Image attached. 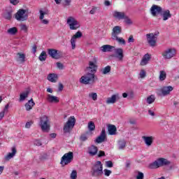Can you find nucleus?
Returning <instances> with one entry per match:
<instances>
[{"label": "nucleus", "instance_id": "61", "mask_svg": "<svg viewBox=\"0 0 179 179\" xmlns=\"http://www.w3.org/2000/svg\"><path fill=\"white\" fill-rule=\"evenodd\" d=\"M32 52L33 54H36V52H37V45H34L32 46Z\"/></svg>", "mask_w": 179, "mask_h": 179}, {"label": "nucleus", "instance_id": "44", "mask_svg": "<svg viewBox=\"0 0 179 179\" xmlns=\"http://www.w3.org/2000/svg\"><path fill=\"white\" fill-rule=\"evenodd\" d=\"M3 17L7 20H10L12 19V11H6L3 15Z\"/></svg>", "mask_w": 179, "mask_h": 179}, {"label": "nucleus", "instance_id": "64", "mask_svg": "<svg viewBox=\"0 0 179 179\" xmlns=\"http://www.w3.org/2000/svg\"><path fill=\"white\" fill-rule=\"evenodd\" d=\"M3 117H5V110L0 112V120H2V118H3Z\"/></svg>", "mask_w": 179, "mask_h": 179}, {"label": "nucleus", "instance_id": "50", "mask_svg": "<svg viewBox=\"0 0 179 179\" xmlns=\"http://www.w3.org/2000/svg\"><path fill=\"white\" fill-rule=\"evenodd\" d=\"M71 179H76L78 178V172L75 170L72 171L71 176H70Z\"/></svg>", "mask_w": 179, "mask_h": 179}, {"label": "nucleus", "instance_id": "48", "mask_svg": "<svg viewBox=\"0 0 179 179\" xmlns=\"http://www.w3.org/2000/svg\"><path fill=\"white\" fill-rule=\"evenodd\" d=\"M123 20L124 23H126V24H132V20H131V19H129V17L127 16V15H124Z\"/></svg>", "mask_w": 179, "mask_h": 179}, {"label": "nucleus", "instance_id": "28", "mask_svg": "<svg viewBox=\"0 0 179 179\" xmlns=\"http://www.w3.org/2000/svg\"><path fill=\"white\" fill-rule=\"evenodd\" d=\"M34 106H36V103H34L33 99H31L25 103V110L27 111H30L31 110H33V107H34Z\"/></svg>", "mask_w": 179, "mask_h": 179}, {"label": "nucleus", "instance_id": "49", "mask_svg": "<svg viewBox=\"0 0 179 179\" xmlns=\"http://www.w3.org/2000/svg\"><path fill=\"white\" fill-rule=\"evenodd\" d=\"M71 3H72V0H63V6H65V8L71 6Z\"/></svg>", "mask_w": 179, "mask_h": 179}, {"label": "nucleus", "instance_id": "30", "mask_svg": "<svg viewBox=\"0 0 179 179\" xmlns=\"http://www.w3.org/2000/svg\"><path fill=\"white\" fill-rule=\"evenodd\" d=\"M114 48V46L110 45H103L100 48V50L102 51V52H111Z\"/></svg>", "mask_w": 179, "mask_h": 179}, {"label": "nucleus", "instance_id": "8", "mask_svg": "<svg viewBox=\"0 0 179 179\" xmlns=\"http://www.w3.org/2000/svg\"><path fill=\"white\" fill-rule=\"evenodd\" d=\"M39 125L43 132L50 131V120L46 115H43L40 117Z\"/></svg>", "mask_w": 179, "mask_h": 179}, {"label": "nucleus", "instance_id": "18", "mask_svg": "<svg viewBox=\"0 0 179 179\" xmlns=\"http://www.w3.org/2000/svg\"><path fill=\"white\" fill-rule=\"evenodd\" d=\"M160 16L162 17L164 22H166V20L171 18V13H170V10L169 9H162Z\"/></svg>", "mask_w": 179, "mask_h": 179}, {"label": "nucleus", "instance_id": "25", "mask_svg": "<svg viewBox=\"0 0 179 179\" xmlns=\"http://www.w3.org/2000/svg\"><path fill=\"white\" fill-rule=\"evenodd\" d=\"M48 54L50 55V57H51L52 58H54V59H59V58L58 50L55 49H48Z\"/></svg>", "mask_w": 179, "mask_h": 179}, {"label": "nucleus", "instance_id": "4", "mask_svg": "<svg viewBox=\"0 0 179 179\" xmlns=\"http://www.w3.org/2000/svg\"><path fill=\"white\" fill-rule=\"evenodd\" d=\"M176 55L177 49H176V48H167L162 53V56L164 59H171Z\"/></svg>", "mask_w": 179, "mask_h": 179}, {"label": "nucleus", "instance_id": "12", "mask_svg": "<svg viewBox=\"0 0 179 179\" xmlns=\"http://www.w3.org/2000/svg\"><path fill=\"white\" fill-rule=\"evenodd\" d=\"M87 71L92 72V73L97 72V60L96 59L89 62V66L87 67Z\"/></svg>", "mask_w": 179, "mask_h": 179}, {"label": "nucleus", "instance_id": "32", "mask_svg": "<svg viewBox=\"0 0 179 179\" xmlns=\"http://www.w3.org/2000/svg\"><path fill=\"white\" fill-rule=\"evenodd\" d=\"M108 131L109 135H117V127L114 124H109L108 126Z\"/></svg>", "mask_w": 179, "mask_h": 179}, {"label": "nucleus", "instance_id": "57", "mask_svg": "<svg viewBox=\"0 0 179 179\" xmlns=\"http://www.w3.org/2000/svg\"><path fill=\"white\" fill-rule=\"evenodd\" d=\"M106 167H109V168L113 167V162H111V161L106 162Z\"/></svg>", "mask_w": 179, "mask_h": 179}, {"label": "nucleus", "instance_id": "46", "mask_svg": "<svg viewBox=\"0 0 179 179\" xmlns=\"http://www.w3.org/2000/svg\"><path fill=\"white\" fill-rule=\"evenodd\" d=\"M88 97H90V99H92V100H94V101H96V100H97V93L91 92L88 94Z\"/></svg>", "mask_w": 179, "mask_h": 179}, {"label": "nucleus", "instance_id": "31", "mask_svg": "<svg viewBox=\"0 0 179 179\" xmlns=\"http://www.w3.org/2000/svg\"><path fill=\"white\" fill-rule=\"evenodd\" d=\"M48 80L52 83H56L58 80V75L55 73H50L48 76Z\"/></svg>", "mask_w": 179, "mask_h": 179}, {"label": "nucleus", "instance_id": "51", "mask_svg": "<svg viewBox=\"0 0 179 179\" xmlns=\"http://www.w3.org/2000/svg\"><path fill=\"white\" fill-rule=\"evenodd\" d=\"M155 111H156V109L155 108L148 109L149 115H150L151 117H155V115H156V113H155Z\"/></svg>", "mask_w": 179, "mask_h": 179}, {"label": "nucleus", "instance_id": "1", "mask_svg": "<svg viewBox=\"0 0 179 179\" xmlns=\"http://www.w3.org/2000/svg\"><path fill=\"white\" fill-rule=\"evenodd\" d=\"M92 174L93 177H101L103 176V164L97 161L92 168Z\"/></svg>", "mask_w": 179, "mask_h": 179}, {"label": "nucleus", "instance_id": "60", "mask_svg": "<svg viewBox=\"0 0 179 179\" xmlns=\"http://www.w3.org/2000/svg\"><path fill=\"white\" fill-rule=\"evenodd\" d=\"M103 156H106V152H104V151L100 150L98 154V157H103Z\"/></svg>", "mask_w": 179, "mask_h": 179}, {"label": "nucleus", "instance_id": "21", "mask_svg": "<svg viewBox=\"0 0 179 179\" xmlns=\"http://www.w3.org/2000/svg\"><path fill=\"white\" fill-rule=\"evenodd\" d=\"M112 15L115 19L117 20H122L124 17H125V13L124 12H120L117 10H114L112 13Z\"/></svg>", "mask_w": 179, "mask_h": 179}, {"label": "nucleus", "instance_id": "5", "mask_svg": "<svg viewBox=\"0 0 179 179\" xmlns=\"http://www.w3.org/2000/svg\"><path fill=\"white\" fill-rule=\"evenodd\" d=\"M94 73H88L80 78V83L83 85H93L94 83Z\"/></svg>", "mask_w": 179, "mask_h": 179}, {"label": "nucleus", "instance_id": "62", "mask_svg": "<svg viewBox=\"0 0 179 179\" xmlns=\"http://www.w3.org/2000/svg\"><path fill=\"white\" fill-rule=\"evenodd\" d=\"M135 41V39H134L133 36H130L128 38V43H134Z\"/></svg>", "mask_w": 179, "mask_h": 179}, {"label": "nucleus", "instance_id": "55", "mask_svg": "<svg viewBox=\"0 0 179 179\" xmlns=\"http://www.w3.org/2000/svg\"><path fill=\"white\" fill-rule=\"evenodd\" d=\"M31 125H33V122L30 121V122H27L25 124V128H27V129H29Z\"/></svg>", "mask_w": 179, "mask_h": 179}, {"label": "nucleus", "instance_id": "40", "mask_svg": "<svg viewBox=\"0 0 179 179\" xmlns=\"http://www.w3.org/2000/svg\"><path fill=\"white\" fill-rule=\"evenodd\" d=\"M38 59L41 61V62H44L45 59H47V52L45 51H43L38 57Z\"/></svg>", "mask_w": 179, "mask_h": 179}, {"label": "nucleus", "instance_id": "6", "mask_svg": "<svg viewBox=\"0 0 179 179\" xmlns=\"http://www.w3.org/2000/svg\"><path fill=\"white\" fill-rule=\"evenodd\" d=\"M171 162L170 161L164 158H159L154 162L150 164V169H159V167H163V166H169Z\"/></svg>", "mask_w": 179, "mask_h": 179}, {"label": "nucleus", "instance_id": "16", "mask_svg": "<svg viewBox=\"0 0 179 179\" xmlns=\"http://www.w3.org/2000/svg\"><path fill=\"white\" fill-rule=\"evenodd\" d=\"M115 57L119 61H122L124 59V50L121 48H114Z\"/></svg>", "mask_w": 179, "mask_h": 179}, {"label": "nucleus", "instance_id": "19", "mask_svg": "<svg viewBox=\"0 0 179 179\" xmlns=\"http://www.w3.org/2000/svg\"><path fill=\"white\" fill-rule=\"evenodd\" d=\"M150 59H152V55L150 54L147 53L144 55L140 62V65L141 66H145L148 65V64H149V62H150Z\"/></svg>", "mask_w": 179, "mask_h": 179}, {"label": "nucleus", "instance_id": "34", "mask_svg": "<svg viewBox=\"0 0 179 179\" xmlns=\"http://www.w3.org/2000/svg\"><path fill=\"white\" fill-rule=\"evenodd\" d=\"M92 133L90 131H86L85 134H83L80 137V141L81 142H86L89 139L90 136H92Z\"/></svg>", "mask_w": 179, "mask_h": 179}, {"label": "nucleus", "instance_id": "29", "mask_svg": "<svg viewBox=\"0 0 179 179\" xmlns=\"http://www.w3.org/2000/svg\"><path fill=\"white\" fill-rule=\"evenodd\" d=\"M127 148V141L120 139L117 141V149L119 150H124Z\"/></svg>", "mask_w": 179, "mask_h": 179}, {"label": "nucleus", "instance_id": "63", "mask_svg": "<svg viewBox=\"0 0 179 179\" xmlns=\"http://www.w3.org/2000/svg\"><path fill=\"white\" fill-rule=\"evenodd\" d=\"M59 92H62V90H64V85H62V83H59Z\"/></svg>", "mask_w": 179, "mask_h": 179}, {"label": "nucleus", "instance_id": "15", "mask_svg": "<svg viewBox=\"0 0 179 179\" xmlns=\"http://www.w3.org/2000/svg\"><path fill=\"white\" fill-rule=\"evenodd\" d=\"M121 99L120 96V94L117 93L113 94L110 97L107 98L106 99V104H115L117 101H118Z\"/></svg>", "mask_w": 179, "mask_h": 179}, {"label": "nucleus", "instance_id": "3", "mask_svg": "<svg viewBox=\"0 0 179 179\" xmlns=\"http://www.w3.org/2000/svg\"><path fill=\"white\" fill-rule=\"evenodd\" d=\"M75 124H76V119H75V116H71L66 124L63 127V131L64 134H69L73 129V127H75Z\"/></svg>", "mask_w": 179, "mask_h": 179}, {"label": "nucleus", "instance_id": "47", "mask_svg": "<svg viewBox=\"0 0 179 179\" xmlns=\"http://www.w3.org/2000/svg\"><path fill=\"white\" fill-rule=\"evenodd\" d=\"M137 175L136 176V179H144L145 178V175L143 173L137 171H136Z\"/></svg>", "mask_w": 179, "mask_h": 179}, {"label": "nucleus", "instance_id": "41", "mask_svg": "<svg viewBox=\"0 0 179 179\" xmlns=\"http://www.w3.org/2000/svg\"><path fill=\"white\" fill-rule=\"evenodd\" d=\"M146 78V70L141 69L138 73V79H145Z\"/></svg>", "mask_w": 179, "mask_h": 179}, {"label": "nucleus", "instance_id": "24", "mask_svg": "<svg viewBox=\"0 0 179 179\" xmlns=\"http://www.w3.org/2000/svg\"><path fill=\"white\" fill-rule=\"evenodd\" d=\"M106 141V129H103L101 134L96 138V143H102Z\"/></svg>", "mask_w": 179, "mask_h": 179}, {"label": "nucleus", "instance_id": "14", "mask_svg": "<svg viewBox=\"0 0 179 179\" xmlns=\"http://www.w3.org/2000/svg\"><path fill=\"white\" fill-rule=\"evenodd\" d=\"M162 10L163 8L158 5L153 4L150 8V13L152 16L156 17L157 15H160L162 13Z\"/></svg>", "mask_w": 179, "mask_h": 179}, {"label": "nucleus", "instance_id": "36", "mask_svg": "<svg viewBox=\"0 0 179 179\" xmlns=\"http://www.w3.org/2000/svg\"><path fill=\"white\" fill-rule=\"evenodd\" d=\"M7 34L10 36H16L17 34V28L15 27H11L7 30Z\"/></svg>", "mask_w": 179, "mask_h": 179}, {"label": "nucleus", "instance_id": "26", "mask_svg": "<svg viewBox=\"0 0 179 179\" xmlns=\"http://www.w3.org/2000/svg\"><path fill=\"white\" fill-rule=\"evenodd\" d=\"M46 100L47 101H48V103H59V98H58L56 96L51 95L50 94L47 95Z\"/></svg>", "mask_w": 179, "mask_h": 179}, {"label": "nucleus", "instance_id": "56", "mask_svg": "<svg viewBox=\"0 0 179 179\" xmlns=\"http://www.w3.org/2000/svg\"><path fill=\"white\" fill-rule=\"evenodd\" d=\"M97 12V7H93L90 11V15H94Z\"/></svg>", "mask_w": 179, "mask_h": 179}, {"label": "nucleus", "instance_id": "11", "mask_svg": "<svg viewBox=\"0 0 179 179\" xmlns=\"http://www.w3.org/2000/svg\"><path fill=\"white\" fill-rule=\"evenodd\" d=\"M72 160H73V152H69L62 156L61 158L60 164L63 166H68V164L72 163Z\"/></svg>", "mask_w": 179, "mask_h": 179}, {"label": "nucleus", "instance_id": "13", "mask_svg": "<svg viewBox=\"0 0 179 179\" xmlns=\"http://www.w3.org/2000/svg\"><path fill=\"white\" fill-rule=\"evenodd\" d=\"M82 36V32L80 31H78L71 37L70 43L71 44V48L73 50H75V48H76V40H78V38H80Z\"/></svg>", "mask_w": 179, "mask_h": 179}, {"label": "nucleus", "instance_id": "54", "mask_svg": "<svg viewBox=\"0 0 179 179\" xmlns=\"http://www.w3.org/2000/svg\"><path fill=\"white\" fill-rule=\"evenodd\" d=\"M56 66H57V68H58V69H60L61 71L62 69H64V64L61 62H57Z\"/></svg>", "mask_w": 179, "mask_h": 179}, {"label": "nucleus", "instance_id": "38", "mask_svg": "<svg viewBox=\"0 0 179 179\" xmlns=\"http://www.w3.org/2000/svg\"><path fill=\"white\" fill-rule=\"evenodd\" d=\"M87 128L89 130V132H93L94 129H96V125L94 124V122L93 121H90L88 122Z\"/></svg>", "mask_w": 179, "mask_h": 179}, {"label": "nucleus", "instance_id": "22", "mask_svg": "<svg viewBox=\"0 0 179 179\" xmlns=\"http://www.w3.org/2000/svg\"><path fill=\"white\" fill-rule=\"evenodd\" d=\"M99 152V148L95 145H90L87 148V153L90 156H96Z\"/></svg>", "mask_w": 179, "mask_h": 179}, {"label": "nucleus", "instance_id": "35", "mask_svg": "<svg viewBox=\"0 0 179 179\" xmlns=\"http://www.w3.org/2000/svg\"><path fill=\"white\" fill-rule=\"evenodd\" d=\"M17 61L23 64V62H26V55L24 53H17Z\"/></svg>", "mask_w": 179, "mask_h": 179}, {"label": "nucleus", "instance_id": "37", "mask_svg": "<svg viewBox=\"0 0 179 179\" xmlns=\"http://www.w3.org/2000/svg\"><path fill=\"white\" fill-rule=\"evenodd\" d=\"M166 78H167V73H166V71H160L159 76V79L160 82H163V81L166 80Z\"/></svg>", "mask_w": 179, "mask_h": 179}, {"label": "nucleus", "instance_id": "43", "mask_svg": "<svg viewBox=\"0 0 179 179\" xmlns=\"http://www.w3.org/2000/svg\"><path fill=\"white\" fill-rule=\"evenodd\" d=\"M111 71V66H107L105 68H103L102 70H101V72L103 75H107V73H109Z\"/></svg>", "mask_w": 179, "mask_h": 179}, {"label": "nucleus", "instance_id": "52", "mask_svg": "<svg viewBox=\"0 0 179 179\" xmlns=\"http://www.w3.org/2000/svg\"><path fill=\"white\" fill-rule=\"evenodd\" d=\"M103 173H104V176H106V177H110L112 172H111V171H110L108 169H104Z\"/></svg>", "mask_w": 179, "mask_h": 179}, {"label": "nucleus", "instance_id": "23", "mask_svg": "<svg viewBox=\"0 0 179 179\" xmlns=\"http://www.w3.org/2000/svg\"><path fill=\"white\" fill-rule=\"evenodd\" d=\"M17 152L16 147L11 148V152H8L7 155L5 156V160L9 161L10 159H13V157L16 156Z\"/></svg>", "mask_w": 179, "mask_h": 179}, {"label": "nucleus", "instance_id": "53", "mask_svg": "<svg viewBox=\"0 0 179 179\" xmlns=\"http://www.w3.org/2000/svg\"><path fill=\"white\" fill-rule=\"evenodd\" d=\"M48 158V155L46 153L41 154L39 157L40 160H45Z\"/></svg>", "mask_w": 179, "mask_h": 179}, {"label": "nucleus", "instance_id": "17", "mask_svg": "<svg viewBox=\"0 0 179 179\" xmlns=\"http://www.w3.org/2000/svg\"><path fill=\"white\" fill-rule=\"evenodd\" d=\"M142 139L145 144V146H148V148H150V146L153 145V141H155V137L152 136H143Z\"/></svg>", "mask_w": 179, "mask_h": 179}, {"label": "nucleus", "instance_id": "10", "mask_svg": "<svg viewBox=\"0 0 179 179\" xmlns=\"http://www.w3.org/2000/svg\"><path fill=\"white\" fill-rule=\"evenodd\" d=\"M173 90L174 88L170 85L164 86L159 89H157L156 91V93L157 96H160L161 97H164L166 96H169V94H170V93H171V92H173Z\"/></svg>", "mask_w": 179, "mask_h": 179}, {"label": "nucleus", "instance_id": "42", "mask_svg": "<svg viewBox=\"0 0 179 179\" xmlns=\"http://www.w3.org/2000/svg\"><path fill=\"white\" fill-rule=\"evenodd\" d=\"M155 100L156 98L155 97V95H150L146 99L148 104H152V103H155Z\"/></svg>", "mask_w": 179, "mask_h": 179}, {"label": "nucleus", "instance_id": "45", "mask_svg": "<svg viewBox=\"0 0 179 179\" xmlns=\"http://www.w3.org/2000/svg\"><path fill=\"white\" fill-rule=\"evenodd\" d=\"M20 30L22 31H24V33H27V31H29V27H27V25H26L25 24H21L20 25Z\"/></svg>", "mask_w": 179, "mask_h": 179}, {"label": "nucleus", "instance_id": "59", "mask_svg": "<svg viewBox=\"0 0 179 179\" xmlns=\"http://www.w3.org/2000/svg\"><path fill=\"white\" fill-rule=\"evenodd\" d=\"M20 1L19 0H10V3L12 5L16 6L17 3H19Z\"/></svg>", "mask_w": 179, "mask_h": 179}, {"label": "nucleus", "instance_id": "27", "mask_svg": "<svg viewBox=\"0 0 179 179\" xmlns=\"http://www.w3.org/2000/svg\"><path fill=\"white\" fill-rule=\"evenodd\" d=\"M121 27L115 26L113 27L112 30V39L115 38V37H118L119 34H121Z\"/></svg>", "mask_w": 179, "mask_h": 179}, {"label": "nucleus", "instance_id": "39", "mask_svg": "<svg viewBox=\"0 0 179 179\" xmlns=\"http://www.w3.org/2000/svg\"><path fill=\"white\" fill-rule=\"evenodd\" d=\"M112 40H115L118 44H121V45H125L126 44L125 39L121 37L116 36L115 38H112Z\"/></svg>", "mask_w": 179, "mask_h": 179}, {"label": "nucleus", "instance_id": "9", "mask_svg": "<svg viewBox=\"0 0 179 179\" xmlns=\"http://www.w3.org/2000/svg\"><path fill=\"white\" fill-rule=\"evenodd\" d=\"M15 19L18 22H26L29 19V11L24 9H20L15 14Z\"/></svg>", "mask_w": 179, "mask_h": 179}, {"label": "nucleus", "instance_id": "33", "mask_svg": "<svg viewBox=\"0 0 179 179\" xmlns=\"http://www.w3.org/2000/svg\"><path fill=\"white\" fill-rule=\"evenodd\" d=\"M30 94V91L25 90L20 94V101H24Z\"/></svg>", "mask_w": 179, "mask_h": 179}, {"label": "nucleus", "instance_id": "20", "mask_svg": "<svg viewBox=\"0 0 179 179\" xmlns=\"http://www.w3.org/2000/svg\"><path fill=\"white\" fill-rule=\"evenodd\" d=\"M39 13V20H41V23H42V24H48L50 23V21L47 19H44V16H45V15H47L48 12L40 10Z\"/></svg>", "mask_w": 179, "mask_h": 179}, {"label": "nucleus", "instance_id": "2", "mask_svg": "<svg viewBox=\"0 0 179 179\" xmlns=\"http://www.w3.org/2000/svg\"><path fill=\"white\" fill-rule=\"evenodd\" d=\"M66 24L69 26L70 30H78L80 28V22L73 16H69L66 19Z\"/></svg>", "mask_w": 179, "mask_h": 179}, {"label": "nucleus", "instance_id": "58", "mask_svg": "<svg viewBox=\"0 0 179 179\" xmlns=\"http://www.w3.org/2000/svg\"><path fill=\"white\" fill-rule=\"evenodd\" d=\"M34 143L36 146H41L42 145L41 141L40 140H35L34 141Z\"/></svg>", "mask_w": 179, "mask_h": 179}, {"label": "nucleus", "instance_id": "7", "mask_svg": "<svg viewBox=\"0 0 179 179\" xmlns=\"http://www.w3.org/2000/svg\"><path fill=\"white\" fill-rule=\"evenodd\" d=\"M158 36L159 32L150 33L145 35L147 43L149 44L150 47H156Z\"/></svg>", "mask_w": 179, "mask_h": 179}]
</instances>
